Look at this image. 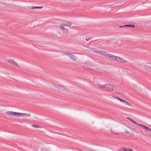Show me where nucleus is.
Wrapping results in <instances>:
<instances>
[{"mask_svg": "<svg viewBox=\"0 0 151 151\" xmlns=\"http://www.w3.org/2000/svg\"><path fill=\"white\" fill-rule=\"evenodd\" d=\"M65 24L62 23L61 24L60 26V29L63 30L64 29H65Z\"/></svg>", "mask_w": 151, "mask_h": 151, "instance_id": "nucleus-13", "label": "nucleus"}, {"mask_svg": "<svg viewBox=\"0 0 151 151\" xmlns=\"http://www.w3.org/2000/svg\"><path fill=\"white\" fill-rule=\"evenodd\" d=\"M124 151H132V149L130 148H124Z\"/></svg>", "mask_w": 151, "mask_h": 151, "instance_id": "nucleus-16", "label": "nucleus"}, {"mask_svg": "<svg viewBox=\"0 0 151 151\" xmlns=\"http://www.w3.org/2000/svg\"><path fill=\"white\" fill-rule=\"evenodd\" d=\"M113 97L114 98V99H117L118 100H120V101H121L122 102H123V101H124V100L122 99H121L118 97H117L116 96H113Z\"/></svg>", "mask_w": 151, "mask_h": 151, "instance_id": "nucleus-14", "label": "nucleus"}, {"mask_svg": "<svg viewBox=\"0 0 151 151\" xmlns=\"http://www.w3.org/2000/svg\"><path fill=\"white\" fill-rule=\"evenodd\" d=\"M91 38H92L91 37H86V40L87 41H88V40H90L91 39Z\"/></svg>", "mask_w": 151, "mask_h": 151, "instance_id": "nucleus-21", "label": "nucleus"}, {"mask_svg": "<svg viewBox=\"0 0 151 151\" xmlns=\"http://www.w3.org/2000/svg\"><path fill=\"white\" fill-rule=\"evenodd\" d=\"M139 126L145 129L147 131L151 132V129L150 128L143 124H140L139 125Z\"/></svg>", "mask_w": 151, "mask_h": 151, "instance_id": "nucleus-4", "label": "nucleus"}, {"mask_svg": "<svg viewBox=\"0 0 151 151\" xmlns=\"http://www.w3.org/2000/svg\"><path fill=\"white\" fill-rule=\"evenodd\" d=\"M125 132L126 133H127V134L128 133L127 132V131H126Z\"/></svg>", "mask_w": 151, "mask_h": 151, "instance_id": "nucleus-25", "label": "nucleus"}, {"mask_svg": "<svg viewBox=\"0 0 151 151\" xmlns=\"http://www.w3.org/2000/svg\"><path fill=\"white\" fill-rule=\"evenodd\" d=\"M32 127H35V128H42V127L40 126H39V125H35V124L32 125Z\"/></svg>", "mask_w": 151, "mask_h": 151, "instance_id": "nucleus-15", "label": "nucleus"}, {"mask_svg": "<svg viewBox=\"0 0 151 151\" xmlns=\"http://www.w3.org/2000/svg\"><path fill=\"white\" fill-rule=\"evenodd\" d=\"M112 133L113 134H118V133H114V132H112Z\"/></svg>", "mask_w": 151, "mask_h": 151, "instance_id": "nucleus-22", "label": "nucleus"}, {"mask_svg": "<svg viewBox=\"0 0 151 151\" xmlns=\"http://www.w3.org/2000/svg\"><path fill=\"white\" fill-rule=\"evenodd\" d=\"M63 31L66 34H68L69 33V31L67 29H63Z\"/></svg>", "mask_w": 151, "mask_h": 151, "instance_id": "nucleus-18", "label": "nucleus"}, {"mask_svg": "<svg viewBox=\"0 0 151 151\" xmlns=\"http://www.w3.org/2000/svg\"><path fill=\"white\" fill-rule=\"evenodd\" d=\"M135 27L134 25L133 24H127V25H125L123 26H120L119 27L120 28L124 27H130L132 28H134Z\"/></svg>", "mask_w": 151, "mask_h": 151, "instance_id": "nucleus-7", "label": "nucleus"}, {"mask_svg": "<svg viewBox=\"0 0 151 151\" xmlns=\"http://www.w3.org/2000/svg\"><path fill=\"white\" fill-rule=\"evenodd\" d=\"M21 113L14 112V116H21Z\"/></svg>", "mask_w": 151, "mask_h": 151, "instance_id": "nucleus-12", "label": "nucleus"}, {"mask_svg": "<svg viewBox=\"0 0 151 151\" xmlns=\"http://www.w3.org/2000/svg\"><path fill=\"white\" fill-rule=\"evenodd\" d=\"M65 26H66L70 27L71 25L72 24L71 22H68V23H66V24H65Z\"/></svg>", "mask_w": 151, "mask_h": 151, "instance_id": "nucleus-19", "label": "nucleus"}, {"mask_svg": "<svg viewBox=\"0 0 151 151\" xmlns=\"http://www.w3.org/2000/svg\"><path fill=\"white\" fill-rule=\"evenodd\" d=\"M106 58H110L112 60H114V59L116 58L115 56L113 55H112L111 54H107V55Z\"/></svg>", "mask_w": 151, "mask_h": 151, "instance_id": "nucleus-9", "label": "nucleus"}, {"mask_svg": "<svg viewBox=\"0 0 151 151\" xmlns=\"http://www.w3.org/2000/svg\"><path fill=\"white\" fill-rule=\"evenodd\" d=\"M43 8L42 6H32L31 7V9H42Z\"/></svg>", "mask_w": 151, "mask_h": 151, "instance_id": "nucleus-17", "label": "nucleus"}, {"mask_svg": "<svg viewBox=\"0 0 151 151\" xmlns=\"http://www.w3.org/2000/svg\"><path fill=\"white\" fill-rule=\"evenodd\" d=\"M123 102L125 103V104L129 106H131V104H129L127 101L124 100V101H123Z\"/></svg>", "mask_w": 151, "mask_h": 151, "instance_id": "nucleus-20", "label": "nucleus"}, {"mask_svg": "<svg viewBox=\"0 0 151 151\" xmlns=\"http://www.w3.org/2000/svg\"><path fill=\"white\" fill-rule=\"evenodd\" d=\"M21 116L25 117V116H31V114H30L21 113Z\"/></svg>", "mask_w": 151, "mask_h": 151, "instance_id": "nucleus-11", "label": "nucleus"}, {"mask_svg": "<svg viewBox=\"0 0 151 151\" xmlns=\"http://www.w3.org/2000/svg\"><path fill=\"white\" fill-rule=\"evenodd\" d=\"M63 55L68 56L69 57H70V59L73 60L74 61H75L76 60V56L71 54L66 53L64 54Z\"/></svg>", "mask_w": 151, "mask_h": 151, "instance_id": "nucleus-2", "label": "nucleus"}, {"mask_svg": "<svg viewBox=\"0 0 151 151\" xmlns=\"http://www.w3.org/2000/svg\"><path fill=\"white\" fill-rule=\"evenodd\" d=\"M126 118H127V119H128L129 121H130L132 123L134 124H136L138 126H139V124H138V123H137L133 119H131V118H130L129 117H126Z\"/></svg>", "mask_w": 151, "mask_h": 151, "instance_id": "nucleus-5", "label": "nucleus"}, {"mask_svg": "<svg viewBox=\"0 0 151 151\" xmlns=\"http://www.w3.org/2000/svg\"><path fill=\"white\" fill-rule=\"evenodd\" d=\"M41 151H43V150H41Z\"/></svg>", "mask_w": 151, "mask_h": 151, "instance_id": "nucleus-26", "label": "nucleus"}, {"mask_svg": "<svg viewBox=\"0 0 151 151\" xmlns=\"http://www.w3.org/2000/svg\"><path fill=\"white\" fill-rule=\"evenodd\" d=\"M114 60L124 63H127V60H126L118 56H116L115 58L114 59Z\"/></svg>", "mask_w": 151, "mask_h": 151, "instance_id": "nucleus-3", "label": "nucleus"}, {"mask_svg": "<svg viewBox=\"0 0 151 151\" xmlns=\"http://www.w3.org/2000/svg\"><path fill=\"white\" fill-rule=\"evenodd\" d=\"M96 52L101 55L105 56L106 57L107 55V54H106L104 52L96 51Z\"/></svg>", "mask_w": 151, "mask_h": 151, "instance_id": "nucleus-8", "label": "nucleus"}, {"mask_svg": "<svg viewBox=\"0 0 151 151\" xmlns=\"http://www.w3.org/2000/svg\"><path fill=\"white\" fill-rule=\"evenodd\" d=\"M8 62L13 65H15L17 67H19V66L12 59H10L8 60Z\"/></svg>", "mask_w": 151, "mask_h": 151, "instance_id": "nucleus-6", "label": "nucleus"}, {"mask_svg": "<svg viewBox=\"0 0 151 151\" xmlns=\"http://www.w3.org/2000/svg\"><path fill=\"white\" fill-rule=\"evenodd\" d=\"M6 114L7 115L14 116V112L12 111H6Z\"/></svg>", "mask_w": 151, "mask_h": 151, "instance_id": "nucleus-10", "label": "nucleus"}, {"mask_svg": "<svg viewBox=\"0 0 151 151\" xmlns=\"http://www.w3.org/2000/svg\"><path fill=\"white\" fill-rule=\"evenodd\" d=\"M60 89H62V90H64V89H64V88H63V87H62V88H60Z\"/></svg>", "mask_w": 151, "mask_h": 151, "instance_id": "nucleus-23", "label": "nucleus"}, {"mask_svg": "<svg viewBox=\"0 0 151 151\" xmlns=\"http://www.w3.org/2000/svg\"><path fill=\"white\" fill-rule=\"evenodd\" d=\"M148 68H149L150 69H151V68H150V67H149V66H148Z\"/></svg>", "mask_w": 151, "mask_h": 151, "instance_id": "nucleus-24", "label": "nucleus"}, {"mask_svg": "<svg viewBox=\"0 0 151 151\" xmlns=\"http://www.w3.org/2000/svg\"><path fill=\"white\" fill-rule=\"evenodd\" d=\"M98 86L101 88H106L107 91H113L114 88V87L111 85L109 84H104L101 85L99 84Z\"/></svg>", "mask_w": 151, "mask_h": 151, "instance_id": "nucleus-1", "label": "nucleus"}]
</instances>
